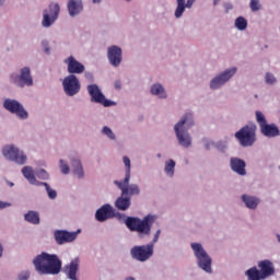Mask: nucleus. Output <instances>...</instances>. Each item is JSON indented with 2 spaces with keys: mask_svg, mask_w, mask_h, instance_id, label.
I'll return each instance as SVG.
<instances>
[{
  "mask_svg": "<svg viewBox=\"0 0 280 280\" xmlns=\"http://www.w3.org/2000/svg\"><path fill=\"white\" fill-rule=\"evenodd\" d=\"M237 75V66H231L224 70L217 73L209 81L210 91H220L222 88L226 86L232 79Z\"/></svg>",
  "mask_w": 280,
  "mask_h": 280,
  "instance_id": "1a4fd4ad",
  "label": "nucleus"
},
{
  "mask_svg": "<svg viewBox=\"0 0 280 280\" xmlns=\"http://www.w3.org/2000/svg\"><path fill=\"white\" fill-rule=\"evenodd\" d=\"M2 5H5V0H0V8H2Z\"/></svg>",
  "mask_w": 280,
  "mask_h": 280,
  "instance_id": "3c124183",
  "label": "nucleus"
},
{
  "mask_svg": "<svg viewBox=\"0 0 280 280\" xmlns=\"http://www.w3.org/2000/svg\"><path fill=\"white\" fill-rule=\"evenodd\" d=\"M164 174L166 178H174L176 174V161L168 159L164 162Z\"/></svg>",
  "mask_w": 280,
  "mask_h": 280,
  "instance_id": "c756f323",
  "label": "nucleus"
},
{
  "mask_svg": "<svg viewBox=\"0 0 280 280\" xmlns=\"http://www.w3.org/2000/svg\"><path fill=\"white\" fill-rule=\"evenodd\" d=\"M9 82L16 86L18 89H28L34 86V75H32V68L30 66H24L19 69L18 72H11L9 74Z\"/></svg>",
  "mask_w": 280,
  "mask_h": 280,
  "instance_id": "6e6552de",
  "label": "nucleus"
},
{
  "mask_svg": "<svg viewBox=\"0 0 280 280\" xmlns=\"http://www.w3.org/2000/svg\"><path fill=\"white\" fill-rule=\"evenodd\" d=\"M118 220L124 221L127 229L132 232L138 233V236L150 237L152 235V225L159 220L156 214H147L143 219H139L137 217H125L121 213L116 214Z\"/></svg>",
  "mask_w": 280,
  "mask_h": 280,
  "instance_id": "f257e3e1",
  "label": "nucleus"
},
{
  "mask_svg": "<svg viewBox=\"0 0 280 280\" xmlns=\"http://www.w3.org/2000/svg\"><path fill=\"white\" fill-rule=\"evenodd\" d=\"M40 187H45L49 200H56V198H58V192L56 191V189L51 188L49 184L42 182Z\"/></svg>",
  "mask_w": 280,
  "mask_h": 280,
  "instance_id": "f704fd0d",
  "label": "nucleus"
},
{
  "mask_svg": "<svg viewBox=\"0 0 280 280\" xmlns=\"http://www.w3.org/2000/svg\"><path fill=\"white\" fill-rule=\"evenodd\" d=\"M198 0H175L176 7L174 10L175 19H183L187 10H191Z\"/></svg>",
  "mask_w": 280,
  "mask_h": 280,
  "instance_id": "5701e85b",
  "label": "nucleus"
},
{
  "mask_svg": "<svg viewBox=\"0 0 280 280\" xmlns=\"http://www.w3.org/2000/svg\"><path fill=\"white\" fill-rule=\"evenodd\" d=\"M21 172L22 176L27 179V183H30V185H33L34 187H40L43 185V182L36 178V172L34 171V167L24 166L22 167Z\"/></svg>",
  "mask_w": 280,
  "mask_h": 280,
  "instance_id": "bb28decb",
  "label": "nucleus"
},
{
  "mask_svg": "<svg viewBox=\"0 0 280 280\" xmlns=\"http://www.w3.org/2000/svg\"><path fill=\"white\" fill-rule=\"evenodd\" d=\"M84 77L86 80H89L90 82H93L94 77H93V72H85Z\"/></svg>",
  "mask_w": 280,
  "mask_h": 280,
  "instance_id": "49530a36",
  "label": "nucleus"
},
{
  "mask_svg": "<svg viewBox=\"0 0 280 280\" xmlns=\"http://www.w3.org/2000/svg\"><path fill=\"white\" fill-rule=\"evenodd\" d=\"M129 253L133 261L145 264V261H150L154 257V244L135 245Z\"/></svg>",
  "mask_w": 280,
  "mask_h": 280,
  "instance_id": "9b49d317",
  "label": "nucleus"
},
{
  "mask_svg": "<svg viewBox=\"0 0 280 280\" xmlns=\"http://www.w3.org/2000/svg\"><path fill=\"white\" fill-rule=\"evenodd\" d=\"M265 82L266 84L275 85V83L277 82V77H275V74H272L271 72H267L265 74Z\"/></svg>",
  "mask_w": 280,
  "mask_h": 280,
  "instance_id": "a19ab883",
  "label": "nucleus"
},
{
  "mask_svg": "<svg viewBox=\"0 0 280 280\" xmlns=\"http://www.w3.org/2000/svg\"><path fill=\"white\" fill-rule=\"evenodd\" d=\"M277 240H278V242L280 244V234H277Z\"/></svg>",
  "mask_w": 280,
  "mask_h": 280,
  "instance_id": "864d4df0",
  "label": "nucleus"
},
{
  "mask_svg": "<svg viewBox=\"0 0 280 280\" xmlns=\"http://www.w3.org/2000/svg\"><path fill=\"white\" fill-rule=\"evenodd\" d=\"M234 27L237 32H246L248 30V20L244 16H237L234 20Z\"/></svg>",
  "mask_w": 280,
  "mask_h": 280,
  "instance_id": "72a5a7b5",
  "label": "nucleus"
},
{
  "mask_svg": "<svg viewBox=\"0 0 280 280\" xmlns=\"http://www.w3.org/2000/svg\"><path fill=\"white\" fill-rule=\"evenodd\" d=\"M112 218H115V208L110 203L101 206L95 212V220L97 222H106V220H112Z\"/></svg>",
  "mask_w": 280,
  "mask_h": 280,
  "instance_id": "412c9836",
  "label": "nucleus"
},
{
  "mask_svg": "<svg viewBox=\"0 0 280 280\" xmlns=\"http://www.w3.org/2000/svg\"><path fill=\"white\" fill-rule=\"evenodd\" d=\"M257 267H250L245 271L247 280H265L275 275V264L271 260L265 259L257 262Z\"/></svg>",
  "mask_w": 280,
  "mask_h": 280,
  "instance_id": "423d86ee",
  "label": "nucleus"
},
{
  "mask_svg": "<svg viewBox=\"0 0 280 280\" xmlns=\"http://www.w3.org/2000/svg\"><path fill=\"white\" fill-rule=\"evenodd\" d=\"M10 207H12V203L8 201H0V209H8Z\"/></svg>",
  "mask_w": 280,
  "mask_h": 280,
  "instance_id": "a18cd8bd",
  "label": "nucleus"
},
{
  "mask_svg": "<svg viewBox=\"0 0 280 280\" xmlns=\"http://www.w3.org/2000/svg\"><path fill=\"white\" fill-rule=\"evenodd\" d=\"M249 10H252V12H259V10H261V1L249 0Z\"/></svg>",
  "mask_w": 280,
  "mask_h": 280,
  "instance_id": "58836bf2",
  "label": "nucleus"
},
{
  "mask_svg": "<svg viewBox=\"0 0 280 280\" xmlns=\"http://www.w3.org/2000/svg\"><path fill=\"white\" fill-rule=\"evenodd\" d=\"M25 222H28V224H40V213L36 210H28L24 214Z\"/></svg>",
  "mask_w": 280,
  "mask_h": 280,
  "instance_id": "2f4dec72",
  "label": "nucleus"
},
{
  "mask_svg": "<svg viewBox=\"0 0 280 280\" xmlns=\"http://www.w3.org/2000/svg\"><path fill=\"white\" fill-rule=\"evenodd\" d=\"M256 130L257 126L247 125L236 131L234 137L237 139L240 145L243 148H250V145H254L255 141H257V137L255 135Z\"/></svg>",
  "mask_w": 280,
  "mask_h": 280,
  "instance_id": "4468645a",
  "label": "nucleus"
},
{
  "mask_svg": "<svg viewBox=\"0 0 280 280\" xmlns=\"http://www.w3.org/2000/svg\"><path fill=\"white\" fill-rule=\"evenodd\" d=\"M59 16H60V3L51 2L42 12V21H40L42 27L44 30H49V27H54Z\"/></svg>",
  "mask_w": 280,
  "mask_h": 280,
  "instance_id": "9d476101",
  "label": "nucleus"
},
{
  "mask_svg": "<svg viewBox=\"0 0 280 280\" xmlns=\"http://www.w3.org/2000/svg\"><path fill=\"white\" fill-rule=\"evenodd\" d=\"M69 161L71 165L70 174L78 180H83L86 177V172L84 171V164L82 163V158L78 154H70Z\"/></svg>",
  "mask_w": 280,
  "mask_h": 280,
  "instance_id": "a211bd4d",
  "label": "nucleus"
},
{
  "mask_svg": "<svg viewBox=\"0 0 280 280\" xmlns=\"http://www.w3.org/2000/svg\"><path fill=\"white\" fill-rule=\"evenodd\" d=\"M33 265L38 275H60L62 260L56 254L43 252L34 257Z\"/></svg>",
  "mask_w": 280,
  "mask_h": 280,
  "instance_id": "7ed1b4c3",
  "label": "nucleus"
},
{
  "mask_svg": "<svg viewBox=\"0 0 280 280\" xmlns=\"http://www.w3.org/2000/svg\"><path fill=\"white\" fill-rule=\"evenodd\" d=\"M61 84L63 93L68 97H75V95H78L82 90V83H80V79L75 74H68L65 77Z\"/></svg>",
  "mask_w": 280,
  "mask_h": 280,
  "instance_id": "2eb2a0df",
  "label": "nucleus"
},
{
  "mask_svg": "<svg viewBox=\"0 0 280 280\" xmlns=\"http://www.w3.org/2000/svg\"><path fill=\"white\" fill-rule=\"evenodd\" d=\"M92 2L100 5V3H102V0H92Z\"/></svg>",
  "mask_w": 280,
  "mask_h": 280,
  "instance_id": "09e8293b",
  "label": "nucleus"
},
{
  "mask_svg": "<svg viewBox=\"0 0 280 280\" xmlns=\"http://www.w3.org/2000/svg\"><path fill=\"white\" fill-rule=\"evenodd\" d=\"M3 108L14 115L20 121H27L30 119V112L23 104L14 98H5L3 101Z\"/></svg>",
  "mask_w": 280,
  "mask_h": 280,
  "instance_id": "ddd939ff",
  "label": "nucleus"
},
{
  "mask_svg": "<svg viewBox=\"0 0 280 280\" xmlns=\"http://www.w3.org/2000/svg\"><path fill=\"white\" fill-rule=\"evenodd\" d=\"M260 132L264 137H268V139H275V137H279L280 130L275 124H266L260 127Z\"/></svg>",
  "mask_w": 280,
  "mask_h": 280,
  "instance_id": "cd10ccee",
  "label": "nucleus"
},
{
  "mask_svg": "<svg viewBox=\"0 0 280 280\" xmlns=\"http://www.w3.org/2000/svg\"><path fill=\"white\" fill-rule=\"evenodd\" d=\"M230 167L237 176H246V161L240 158H231Z\"/></svg>",
  "mask_w": 280,
  "mask_h": 280,
  "instance_id": "a878e982",
  "label": "nucleus"
},
{
  "mask_svg": "<svg viewBox=\"0 0 280 280\" xmlns=\"http://www.w3.org/2000/svg\"><path fill=\"white\" fill-rule=\"evenodd\" d=\"M1 154L4 161L15 163V165H26L28 161L27 153L14 143L4 144L1 148Z\"/></svg>",
  "mask_w": 280,
  "mask_h": 280,
  "instance_id": "0eeeda50",
  "label": "nucleus"
},
{
  "mask_svg": "<svg viewBox=\"0 0 280 280\" xmlns=\"http://www.w3.org/2000/svg\"><path fill=\"white\" fill-rule=\"evenodd\" d=\"M86 91L90 95V101L92 104H101L104 108H110L112 106H117V102L106 98L104 92L100 85L92 83L86 86Z\"/></svg>",
  "mask_w": 280,
  "mask_h": 280,
  "instance_id": "f8f14e48",
  "label": "nucleus"
},
{
  "mask_svg": "<svg viewBox=\"0 0 280 280\" xmlns=\"http://www.w3.org/2000/svg\"><path fill=\"white\" fill-rule=\"evenodd\" d=\"M130 197L124 195L122 192L121 196L115 201V207L118 209V211H128V209H130Z\"/></svg>",
  "mask_w": 280,
  "mask_h": 280,
  "instance_id": "c85d7f7f",
  "label": "nucleus"
},
{
  "mask_svg": "<svg viewBox=\"0 0 280 280\" xmlns=\"http://www.w3.org/2000/svg\"><path fill=\"white\" fill-rule=\"evenodd\" d=\"M36 176L39 180H49L51 178V175H49V172L45 168H38L36 171Z\"/></svg>",
  "mask_w": 280,
  "mask_h": 280,
  "instance_id": "c9c22d12",
  "label": "nucleus"
},
{
  "mask_svg": "<svg viewBox=\"0 0 280 280\" xmlns=\"http://www.w3.org/2000/svg\"><path fill=\"white\" fill-rule=\"evenodd\" d=\"M42 49L46 56L51 55V45H49V40L44 39L42 40Z\"/></svg>",
  "mask_w": 280,
  "mask_h": 280,
  "instance_id": "ea45409f",
  "label": "nucleus"
},
{
  "mask_svg": "<svg viewBox=\"0 0 280 280\" xmlns=\"http://www.w3.org/2000/svg\"><path fill=\"white\" fill-rule=\"evenodd\" d=\"M190 249L195 258V264L199 270L206 275H213V258L200 242H191Z\"/></svg>",
  "mask_w": 280,
  "mask_h": 280,
  "instance_id": "39448f33",
  "label": "nucleus"
},
{
  "mask_svg": "<svg viewBox=\"0 0 280 280\" xmlns=\"http://www.w3.org/2000/svg\"><path fill=\"white\" fill-rule=\"evenodd\" d=\"M63 65L67 68L70 75H82L86 71V66L82 61L78 60L75 56L69 55L63 59Z\"/></svg>",
  "mask_w": 280,
  "mask_h": 280,
  "instance_id": "f3484780",
  "label": "nucleus"
},
{
  "mask_svg": "<svg viewBox=\"0 0 280 280\" xmlns=\"http://www.w3.org/2000/svg\"><path fill=\"white\" fill-rule=\"evenodd\" d=\"M3 257V245L0 243V258Z\"/></svg>",
  "mask_w": 280,
  "mask_h": 280,
  "instance_id": "de8ad7c7",
  "label": "nucleus"
},
{
  "mask_svg": "<svg viewBox=\"0 0 280 280\" xmlns=\"http://www.w3.org/2000/svg\"><path fill=\"white\" fill-rule=\"evenodd\" d=\"M31 275L30 270H23L18 275V280H30Z\"/></svg>",
  "mask_w": 280,
  "mask_h": 280,
  "instance_id": "37998d69",
  "label": "nucleus"
},
{
  "mask_svg": "<svg viewBox=\"0 0 280 280\" xmlns=\"http://www.w3.org/2000/svg\"><path fill=\"white\" fill-rule=\"evenodd\" d=\"M122 165L125 167V178L115 180L114 185L120 189L122 196H139L141 194L139 185L130 184V178H132V160L128 155H124Z\"/></svg>",
  "mask_w": 280,
  "mask_h": 280,
  "instance_id": "20e7f679",
  "label": "nucleus"
},
{
  "mask_svg": "<svg viewBox=\"0 0 280 280\" xmlns=\"http://www.w3.org/2000/svg\"><path fill=\"white\" fill-rule=\"evenodd\" d=\"M196 120H194V115L184 114L179 121L173 126L175 139L177 145L184 150H189L194 145V137L189 133L190 128H194Z\"/></svg>",
  "mask_w": 280,
  "mask_h": 280,
  "instance_id": "f03ea898",
  "label": "nucleus"
},
{
  "mask_svg": "<svg viewBox=\"0 0 280 280\" xmlns=\"http://www.w3.org/2000/svg\"><path fill=\"white\" fill-rule=\"evenodd\" d=\"M67 10L69 16H71V19H75V16H80V14H82L84 10V3L82 0H68Z\"/></svg>",
  "mask_w": 280,
  "mask_h": 280,
  "instance_id": "393cba45",
  "label": "nucleus"
},
{
  "mask_svg": "<svg viewBox=\"0 0 280 280\" xmlns=\"http://www.w3.org/2000/svg\"><path fill=\"white\" fill-rule=\"evenodd\" d=\"M58 167L62 176H69V174H71V164L69 165V161H67L65 158L59 159Z\"/></svg>",
  "mask_w": 280,
  "mask_h": 280,
  "instance_id": "473e14b6",
  "label": "nucleus"
},
{
  "mask_svg": "<svg viewBox=\"0 0 280 280\" xmlns=\"http://www.w3.org/2000/svg\"><path fill=\"white\" fill-rule=\"evenodd\" d=\"M78 272H80V258L75 257L63 267V275L69 280H80Z\"/></svg>",
  "mask_w": 280,
  "mask_h": 280,
  "instance_id": "4be33fe9",
  "label": "nucleus"
},
{
  "mask_svg": "<svg viewBox=\"0 0 280 280\" xmlns=\"http://www.w3.org/2000/svg\"><path fill=\"white\" fill-rule=\"evenodd\" d=\"M124 86V83L121 82V80L117 79L114 81V89H116V91H121Z\"/></svg>",
  "mask_w": 280,
  "mask_h": 280,
  "instance_id": "c03bdc74",
  "label": "nucleus"
},
{
  "mask_svg": "<svg viewBox=\"0 0 280 280\" xmlns=\"http://www.w3.org/2000/svg\"><path fill=\"white\" fill-rule=\"evenodd\" d=\"M256 121L259 125V128H262L268 124V121H266V116L260 110L256 112Z\"/></svg>",
  "mask_w": 280,
  "mask_h": 280,
  "instance_id": "e433bc0d",
  "label": "nucleus"
},
{
  "mask_svg": "<svg viewBox=\"0 0 280 280\" xmlns=\"http://www.w3.org/2000/svg\"><path fill=\"white\" fill-rule=\"evenodd\" d=\"M106 58L113 69H119L124 62V49L119 45H109L106 50Z\"/></svg>",
  "mask_w": 280,
  "mask_h": 280,
  "instance_id": "dca6fc26",
  "label": "nucleus"
},
{
  "mask_svg": "<svg viewBox=\"0 0 280 280\" xmlns=\"http://www.w3.org/2000/svg\"><path fill=\"white\" fill-rule=\"evenodd\" d=\"M212 144L219 152H226V149L229 148V144L226 143V141H223V140H219Z\"/></svg>",
  "mask_w": 280,
  "mask_h": 280,
  "instance_id": "4c0bfd02",
  "label": "nucleus"
},
{
  "mask_svg": "<svg viewBox=\"0 0 280 280\" xmlns=\"http://www.w3.org/2000/svg\"><path fill=\"white\" fill-rule=\"evenodd\" d=\"M161 233H163V230H161V228H158L155 230V232L153 233V237H152V242L151 244H156V242H159V238L161 237Z\"/></svg>",
  "mask_w": 280,
  "mask_h": 280,
  "instance_id": "79ce46f5",
  "label": "nucleus"
},
{
  "mask_svg": "<svg viewBox=\"0 0 280 280\" xmlns=\"http://www.w3.org/2000/svg\"><path fill=\"white\" fill-rule=\"evenodd\" d=\"M125 1H127L128 3H130V1H132V0H125Z\"/></svg>",
  "mask_w": 280,
  "mask_h": 280,
  "instance_id": "5fc2aeb1",
  "label": "nucleus"
},
{
  "mask_svg": "<svg viewBox=\"0 0 280 280\" xmlns=\"http://www.w3.org/2000/svg\"><path fill=\"white\" fill-rule=\"evenodd\" d=\"M100 132L102 137L107 139V141H110L112 143H115L117 141V133L109 126L107 125L103 126Z\"/></svg>",
  "mask_w": 280,
  "mask_h": 280,
  "instance_id": "7c9ffc66",
  "label": "nucleus"
},
{
  "mask_svg": "<svg viewBox=\"0 0 280 280\" xmlns=\"http://www.w3.org/2000/svg\"><path fill=\"white\" fill-rule=\"evenodd\" d=\"M213 5H218V3H220V0H212Z\"/></svg>",
  "mask_w": 280,
  "mask_h": 280,
  "instance_id": "603ef678",
  "label": "nucleus"
},
{
  "mask_svg": "<svg viewBox=\"0 0 280 280\" xmlns=\"http://www.w3.org/2000/svg\"><path fill=\"white\" fill-rule=\"evenodd\" d=\"M80 233H82V229H78L75 232H70L67 230H57L54 233V237L57 244L62 246V244H72V242H75Z\"/></svg>",
  "mask_w": 280,
  "mask_h": 280,
  "instance_id": "6ab92c4d",
  "label": "nucleus"
},
{
  "mask_svg": "<svg viewBox=\"0 0 280 280\" xmlns=\"http://www.w3.org/2000/svg\"><path fill=\"white\" fill-rule=\"evenodd\" d=\"M125 280H137V279L132 276H129V277L125 278Z\"/></svg>",
  "mask_w": 280,
  "mask_h": 280,
  "instance_id": "8fccbe9b",
  "label": "nucleus"
},
{
  "mask_svg": "<svg viewBox=\"0 0 280 280\" xmlns=\"http://www.w3.org/2000/svg\"><path fill=\"white\" fill-rule=\"evenodd\" d=\"M150 95L156 97V100H167L170 94H167V89L161 82H154L149 89Z\"/></svg>",
  "mask_w": 280,
  "mask_h": 280,
  "instance_id": "b1692460",
  "label": "nucleus"
},
{
  "mask_svg": "<svg viewBox=\"0 0 280 280\" xmlns=\"http://www.w3.org/2000/svg\"><path fill=\"white\" fill-rule=\"evenodd\" d=\"M241 202L248 211H257L261 205V199L258 196L245 192L241 195Z\"/></svg>",
  "mask_w": 280,
  "mask_h": 280,
  "instance_id": "aec40b11",
  "label": "nucleus"
}]
</instances>
